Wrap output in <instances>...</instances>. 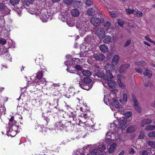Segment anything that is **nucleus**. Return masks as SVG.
Listing matches in <instances>:
<instances>
[{
  "label": "nucleus",
  "mask_w": 155,
  "mask_h": 155,
  "mask_svg": "<svg viewBox=\"0 0 155 155\" xmlns=\"http://www.w3.org/2000/svg\"><path fill=\"white\" fill-rule=\"evenodd\" d=\"M6 43V41L5 39L3 38H0V44L3 45H5Z\"/></svg>",
  "instance_id": "47"
},
{
  "label": "nucleus",
  "mask_w": 155,
  "mask_h": 155,
  "mask_svg": "<svg viewBox=\"0 0 155 155\" xmlns=\"http://www.w3.org/2000/svg\"><path fill=\"white\" fill-rule=\"evenodd\" d=\"M146 124H147L146 123L145 119H143L141 121L140 123V125L141 127H143Z\"/></svg>",
  "instance_id": "53"
},
{
  "label": "nucleus",
  "mask_w": 155,
  "mask_h": 155,
  "mask_svg": "<svg viewBox=\"0 0 155 155\" xmlns=\"http://www.w3.org/2000/svg\"><path fill=\"white\" fill-rule=\"evenodd\" d=\"M130 66V65L128 64H126L122 65L119 69V71L120 73H122L125 71Z\"/></svg>",
  "instance_id": "9"
},
{
  "label": "nucleus",
  "mask_w": 155,
  "mask_h": 155,
  "mask_svg": "<svg viewBox=\"0 0 155 155\" xmlns=\"http://www.w3.org/2000/svg\"><path fill=\"white\" fill-rule=\"evenodd\" d=\"M135 130L134 126H131L128 127L127 129L126 132L127 133H131Z\"/></svg>",
  "instance_id": "26"
},
{
  "label": "nucleus",
  "mask_w": 155,
  "mask_h": 155,
  "mask_svg": "<svg viewBox=\"0 0 155 155\" xmlns=\"http://www.w3.org/2000/svg\"><path fill=\"white\" fill-rule=\"evenodd\" d=\"M98 152V149L95 148L92 151L88 153L87 155H97Z\"/></svg>",
  "instance_id": "25"
},
{
  "label": "nucleus",
  "mask_w": 155,
  "mask_h": 155,
  "mask_svg": "<svg viewBox=\"0 0 155 155\" xmlns=\"http://www.w3.org/2000/svg\"><path fill=\"white\" fill-rule=\"evenodd\" d=\"M117 146V144L115 143L112 144L110 146L109 149L108 150L109 153H112L115 150Z\"/></svg>",
  "instance_id": "14"
},
{
  "label": "nucleus",
  "mask_w": 155,
  "mask_h": 155,
  "mask_svg": "<svg viewBox=\"0 0 155 155\" xmlns=\"http://www.w3.org/2000/svg\"><path fill=\"white\" fill-rule=\"evenodd\" d=\"M70 12L71 15L74 17H78L80 14L79 10L76 8L72 9Z\"/></svg>",
  "instance_id": "10"
},
{
  "label": "nucleus",
  "mask_w": 155,
  "mask_h": 155,
  "mask_svg": "<svg viewBox=\"0 0 155 155\" xmlns=\"http://www.w3.org/2000/svg\"><path fill=\"white\" fill-rule=\"evenodd\" d=\"M123 114L127 118H129L131 116L132 114V113L130 111L127 112H126L124 113Z\"/></svg>",
  "instance_id": "44"
},
{
  "label": "nucleus",
  "mask_w": 155,
  "mask_h": 155,
  "mask_svg": "<svg viewBox=\"0 0 155 155\" xmlns=\"http://www.w3.org/2000/svg\"><path fill=\"white\" fill-rule=\"evenodd\" d=\"M131 41V40L130 39H128L126 41V43L124 45V47H126L128 46L129 44H130Z\"/></svg>",
  "instance_id": "51"
},
{
  "label": "nucleus",
  "mask_w": 155,
  "mask_h": 155,
  "mask_svg": "<svg viewBox=\"0 0 155 155\" xmlns=\"http://www.w3.org/2000/svg\"><path fill=\"white\" fill-rule=\"evenodd\" d=\"M148 136L151 137H155V131L150 132L148 134Z\"/></svg>",
  "instance_id": "43"
},
{
  "label": "nucleus",
  "mask_w": 155,
  "mask_h": 155,
  "mask_svg": "<svg viewBox=\"0 0 155 155\" xmlns=\"http://www.w3.org/2000/svg\"><path fill=\"white\" fill-rule=\"evenodd\" d=\"M135 70L137 72L139 73H142L143 71L140 68H136Z\"/></svg>",
  "instance_id": "57"
},
{
  "label": "nucleus",
  "mask_w": 155,
  "mask_h": 155,
  "mask_svg": "<svg viewBox=\"0 0 155 155\" xmlns=\"http://www.w3.org/2000/svg\"><path fill=\"white\" fill-rule=\"evenodd\" d=\"M56 125L58 130L59 129V130H64L65 128V127L61 124V122L56 123Z\"/></svg>",
  "instance_id": "15"
},
{
  "label": "nucleus",
  "mask_w": 155,
  "mask_h": 155,
  "mask_svg": "<svg viewBox=\"0 0 155 155\" xmlns=\"http://www.w3.org/2000/svg\"><path fill=\"white\" fill-rule=\"evenodd\" d=\"M145 120L147 124H150L152 122V120L150 119H145Z\"/></svg>",
  "instance_id": "60"
},
{
  "label": "nucleus",
  "mask_w": 155,
  "mask_h": 155,
  "mask_svg": "<svg viewBox=\"0 0 155 155\" xmlns=\"http://www.w3.org/2000/svg\"><path fill=\"white\" fill-rule=\"evenodd\" d=\"M95 75L97 76L100 78H103L104 80L106 81H107L109 79H104V76L105 75V74H104V71L101 70H96L94 73Z\"/></svg>",
  "instance_id": "8"
},
{
  "label": "nucleus",
  "mask_w": 155,
  "mask_h": 155,
  "mask_svg": "<svg viewBox=\"0 0 155 155\" xmlns=\"http://www.w3.org/2000/svg\"><path fill=\"white\" fill-rule=\"evenodd\" d=\"M155 128V126L153 125H149L147 126L145 128L146 130H152Z\"/></svg>",
  "instance_id": "30"
},
{
  "label": "nucleus",
  "mask_w": 155,
  "mask_h": 155,
  "mask_svg": "<svg viewBox=\"0 0 155 155\" xmlns=\"http://www.w3.org/2000/svg\"><path fill=\"white\" fill-rule=\"evenodd\" d=\"M34 0H24L23 4L27 6H29L30 4H32Z\"/></svg>",
  "instance_id": "27"
},
{
  "label": "nucleus",
  "mask_w": 155,
  "mask_h": 155,
  "mask_svg": "<svg viewBox=\"0 0 155 155\" xmlns=\"http://www.w3.org/2000/svg\"><path fill=\"white\" fill-rule=\"evenodd\" d=\"M119 127L121 129H124L127 127V124L125 120H121L119 122Z\"/></svg>",
  "instance_id": "17"
},
{
  "label": "nucleus",
  "mask_w": 155,
  "mask_h": 155,
  "mask_svg": "<svg viewBox=\"0 0 155 155\" xmlns=\"http://www.w3.org/2000/svg\"><path fill=\"white\" fill-rule=\"evenodd\" d=\"M76 119V116L75 115L73 114L72 113L71 114V115H69V120H74V119Z\"/></svg>",
  "instance_id": "46"
},
{
  "label": "nucleus",
  "mask_w": 155,
  "mask_h": 155,
  "mask_svg": "<svg viewBox=\"0 0 155 155\" xmlns=\"http://www.w3.org/2000/svg\"><path fill=\"white\" fill-rule=\"evenodd\" d=\"M93 57L95 60L99 61H103L105 58L104 55L99 52L94 53L93 55Z\"/></svg>",
  "instance_id": "7"
},
{
  "label": "nucleus",
  "mask_w": 155,
  "mask_h": 155,
  "mask_svg": "<svg viewBox=\"0 0 155 155\" xmlns=\"http://www.w3.org/2000/svg\"><path fill=\"white\" fill-rule=\"evenodd\" d=\"M100 50L103 52L106 53L108 51V48L105 44H103L100 46Z\"/></svg>",
  "instance_id": "12"
},
{
  "label": "nucleus",
  "mask_w": 155,
  "mask_h": 155,
  "mask_svg": "<svg viewBox=\"0 0 155 155\" xmlns=\"http://www.w3.org/2000/svg\"><path fill=\"white\" fill-rule=\"evenodd\" d=\"M82 73L84 76L89 77L92 74L91 71L88 70H84L82 71Z\"/></svg>",
  "instance_id": "23"
},
{
  "label": "nucleus",
  "mask_w": 155,
  "mask_h": 155,
  "mask_svg": "<svg viewBox=\"0 0 155 155\" xmlns=\"http://www.w3.org/2000/svg\"><path fill=\"white\" fill-rule=\"evenodd\" d=\"M144 69L146 72H144L143 74L145 76H147L149 77H151L152 76V71L151 70H148L147 68H144Z\"/></svg>",
  "instance_id": "19"
},
{
  "label": "nucleus",
  "mask_w": 155,
  "mask_h": 155,
  "mask_svg": "<svg viewBox=\"0 0 155 155\" xmlns=\"http://www.w3.org/2000/svg\"><path fill=\"white\" fill-rule=\"evenodd\" d=\"M112 39L113 42L115 43L116 41H117V40L118 38L117 36V35H116V34H114L112 35Z\"/></svg>",
  "instance_id": "42"
},
{
  "label": "nucleus",
  "mask_w": 155,
  "mask_h": 155,
  "mask_svg": "<svg viewBox=\"0 0 155 155\" xmlns=\"http://www.w3.org/2000/svg\"><path fill=\"white\" fill-rule=\"evenodd\" d=\"M93 3V2L92 0H86L85 4L87 6H91Z\"/></svg>",
  "instance_id": "39"
},
{
  "label": "nucleus",
  "mask_w": 155,
  "mask_h": 155,
  "mask_svg": "<svg viewBox=\"0 0 155 155\" xmlns=\"http://www.w3.org/2000/svg\"><path fill=\"white\" fill-rule=\"evenodd\" d=\"M132 101L134 103V107L135 110L138 112H140L141 111V108L138 104V102L134 94H132Z\"/></svg>",
  "instance_id": "6"
},
{
  "label": "nucleus",
  "mask_w": 155,
  "mask_h": 155,
  "mask_svg": "<svg viewBox=\"0 0 155 155\" xmlns=\"http://www.w3.org/2000/svg\"><path fill=\"white\" fill-rule=\"evenodd\" d=\"M20 0H10V3L13 5H15L18 4Z\"/></svg>",
  "instance_id": "36"
},
{
  "label": "nucleus",
  "mask_w": 155,
  "mask_h": 155,
  "mask_svg": "<svg viewBox=\"0 0 155 155\" xmlns=\"http://www.w3.org/2000/svg\"><path fill=\"white\" fill-rule=\"evenodd\" d=\"M152 85L151 82L150 81H146L144 83V85L146 87H151Z\"/></svg>",
  "instance_id": "35"
},
{
  "label": "nucleus",
  "mask_w": 155,
  "mask_h": 155,
  "mask_svg": "<svg viewBox=\"0 0 155 155\" xmlns=\"http://www.w3.org/2000/svg\"><path fill=\"white\" fill-rule=\"evenodd\" d=\"M77 120V119L76 118L75 119H74V120H70L68 121V123H70L71 124H78V121H76V120Z\"/></svg>",
  "instance_id": "54"
},
{
  "label": "nucleus",
  "mask_w": 155,
  "mask_h": 155,
  "mask_svg": "<svg viewBox=\"0 0 155 155\" xmlns=\"http://www.w3.org/2000/svg\"><path fill=\"white\" fill-rule=\"evenodd\" d=\"M6 8V6L3 4L0 3V11L5 10Z\"/></svg>",
  "instance_id": "48"
},
{
  "label": "nucleus",
  "mask_w": 155,
  "mask_h": 155,
  "mask_svg": "<svg viewBox=\"0 0 155 155\" xmlns=\"http://www.w3.org/2000/svg\"><path fill=\"white\" fill-rule=\"evenodd\" d=\"M135 152V150L133 148H131L130 149V151L129 152V153L130 154H133Z\"/></svg>",
  "instance_id": "59"
},
{
  "label": "nucleus",
  "mask_w": 155,
  "mask_h": 155,
  "mask_svg": "<svg viewBox=\"0 0 155 155\" xmlns=\"http://www.w3.org/2000/svg\"><path fill=\"white\" fill-rule=\"evenodd\" d=\"M43 74L42 71H40L36 74V77L38 80L41 79L43 76Z\"/></svg>",
  "instance_id": "32"
},
{
  "label": "nucleus",
  "mask_w": 155,
  "mask_h": 155,
  "mask_svg": "<svg viewBox=\"0 0 155 155\" xmlns=\"http://www.w3.org/2000/svg\"><path fill=\"white\" fill-rule=\"evenodd\" d=\"M76 26V28L79 30L80 32L81 33H84L88 29L86 23L80 21L77 22Z\"/></svg>",
  "instance_id": "3"
},
{
  "label": "nucleus",
  "mask_w": 155,
  "mask_h": 155,
  "mask_svg": "<svg viewBox=\"0 0 155 155\" xmlns=\"http://www.w3.org/2000/svg\"><path fill=\"white\" fill-rule=\"evenodd\" d=\"M94 33L99 38L103 39L105 32L102 28L98 27L95 29Z\"/></svg>",
  "instance_id": "4"
},
{
  "label": "nucleus",
  "mask_w": 155,
  "mask_h": 155,
  "mask_svg": "<svg viewBox=\"0 0 155 155\" xmlns=\"http://www.w3.org/2000/svg\"><path fill=\"white\" fill-rule=\"evenodd\" d=\"M119 59V57L118 55H115L112 59V63L113 65H116L118 63Z\"/></svg>",
  "instance_id": "18"
},
{
  "label": "nucleus",
  "mask_w": 155,
  "mask_h": 155,
  "mask_svg": "<svg viewBox=\"0 0 155 155\" xmlns=\"http://www.w3.org/2000/svg\"><path fill=\"white\" fill-rule=\"evenodd\" d=\"M43 11H42L40 14L41 15V16L40 17L41 19L42 20V21L43 22H46L47 21V19L46 17V15L45 14H43Z\"/></svg>",
  "instance_id": "22"
},
{
  "label": "nucleus",
  "mask_w": 155,
  "mask_h": 155,
  "mask_svg": "<svg viewBox=\"0 0 155 155\" xmlns=\"http://www.w3.org/2000/svg\"><path fill=\"white\" fill-rule=\"evenodd\" d=\"M117 22L118 24L120 25V26L122 27H123V25L124 23V22L122 19H118L117 20Z\"/></svg>",
  "instance_id": "50"
},
{
  "label": "nucleus",
  "mask_w": 155,
  "mask_h": 155,
  "mask_svg": "<svg viewBox=\"0 0 155 155\" xmlns=\"http://www.w3.org/2000/svg\"><path fill=\"white\" fill-rule=\"evenodd\" d=\"M107 84L110 87L113 89L114 88L116 85L115 82L112 80L108 81Z\"/></svg>",
  "instance_id": "20"
},
{
  "label": "nucleus",
  "mask_w": 155,
  "mask_h": 155,
  "mask_svg": "<svg viewBox=\"0 0 155 155\" xmlns=\"http://www.w3.org/2000/svg\"><path fill=\"white\" fill-rule=\"evenodd\" d=\"M118 83L119 86L122 88L123 89L126 87V85L121 82V81L120 80H118Z\"/></svg>",
  "instance_id": "40"
},
{
  "label": "nucleus",
  "mask_w": 155,
  "mask_h": 155,
  "mask_svg": "<svg viewBox=\"0 0 155 155\" xmlns=\"http://www.w3.org/2000/svg\"><path fill=\"white\" fill-rule=\"evenodd\" d=\"M92 80L88 77H85L79 81L80 86L82 89L88 90L90 89L93 86V84L91 82Z\"/></svg>",
  "instance_id": "1"
},
{
  "label": "nucleus",
  "mask_w": 155,
  "mask_h": 155,
  "mask_svg": "<svg viewBox=\"0 0 155 155\" xmlns=\"http://www.w3.org/2000/svg\"><path fill=\"white\" fill-rule=\"evenodd\" d=\"M145 134L143 132H141L140 134V135L138 136V138L140 139H143L145 137Z\"/></svg>",
  "instance_id": "49"
},
{
  "label": "nucleus",
  "mask_w": 155,
  "mask_h": 155,
  "mask_svg": "<svg viewBox=\"0 0 155 155\" xmlns=\"http://www.w3.org/2000/svg\"><path fill=\"white\" fill-rule=\"evenodd\" d=\"M109 14L112 18H114L118 16L117 12L116 11H110Z\"/></svg>",
  "instance_id": "28"
},
{
  "label": "nucleus",
  "mask_w": 155,
  "mask_h": 155,
  "mask_svg": "<svg viewBox=\"0 0 155 155\" xmlns=\"http://www.w3.org/2000/svg\"><path fill=\"white\" fill-rule=\"evenodd\" d=\"M111 105L116 108L119 107V104L118 101L116 99H115L111 103Z\"/></svg>",
  "instance_id": "24"
},
{
  "label": "nucleus",
  "mask_w": 155,
  "mask_h": 155,
  "mask_svg": "<svg viewBox=\"0 0 155 155\" xmlns=\"http://www.w3.org/2000/svg\"><path fill=\"white\" fill-rule=\"evenodd\" d=\"M135 64L139 66H145L146 65V63L144 61H140L136 62Z\"/></svg>",
  "instance_id": "31"
},
{
  "label": "nucleus",
  "mask_w": 155,
  "mask_h": 155,
  "mask_svg": "<svg viewBox=\"0 0 155 155\" xmlns=\"http://www.w3.org/2000/svg\"><path fill=\"white\" fill-rule=\"evenodd\" d=\"M59 17V19L62 21H65L68 19V16H67L66 14L64 13L63 14H60Z\"/></svg>",
  "instance_id": "16"
},
{
  "label": "nucleus",
  "mask_w": 155,
  "mask_h": 155,
  "mask_svg": "<svg viewBox=\"0 0 155 155\" xmlns=\"http://www.w3.org/2000/svg\"><path fill=\"white\" fill-rule=\"evenodd\" d=\"M125 152L124 150L122 151L118 155H124V154Z\"/></svg>",
  "instance_id": "64"
},
{
  "label": "nucleus",
  "mask_w": 155,
  "mask_h": 155,
  "mask_svg": "<svg viewBox=\"0 0 155 155\" xmlns=\"http://www.w3.org/2000/svg\"><path fill=\"white\" fill-rule=\"evenodd\" d=\"M151 105L153 107H155V100L151 102Z\"/></svg>",
  "instance_id": "63"
},
{
  "label": "nucleus",
  "mask_w": 155,
  "mask_h": 155,
  "mask_svg": "<svg viewBox=\"0 0 155 155\" xmlns=\"http://www.w3.org/2000/svg\"><path fill=\"white\" fill-rule=\"evenodd\" d=\"M86 13L90 16L94 15L95 14V10L92 8H89L87 10Z\"/></svg>",
  "instance_id": "13"
},
{
  "label": "nucleus",
  "mask_w": 155,
  "mask_h": 155,
  "mask_svg": "<svg viewBox=\"0 0 155 155\" xmlns=\"http://www.w3.org/2000/svg\"><path fill=\"white\" fill-rule=\"evenodd\" d=\"M97 148L98 149V152L101 151V152L105 151V147L104 146L103 144H101L99 145L98 147L95 148Z\"/></svg>",
  "instance_id": "33"
},
{
  "label": "nucleus",
  "mask_w": 155,
  "mask_h": 155,
  "mask_svg": "<svg viewBox=\"0 0 155 155\" xmlns=\"http://www.w3.org/2000/svg\"><path fill=\"white\" fill-rule=\"evenodd\" d=\"M90 22L94 26L97 27L100 25L101 22V20L100 18L94 17L91 18L90 19Z\"/></svg>",
  "instance_id": "5"
},
{
  "label": "nucleus",
  "mask_w": 155,
  "mask_h": 155,
  "mask_svg": "<svg viewBox=\"0 0 155 155\" xmlns=\"http://www.w3.org/2000/svg\"><path fill=\"white\" fill-rule=\"evenodd\" d=\"M117 109H118V110L119 111H124V107H122L121 106H120L119 105V107L116 108Z\"/></svg>",
  "instance_id": "56"
},
{
  "label": "nucleus",
  "mask_w": 155,
  "mask_h": 155,
  "mask_svg": "<svg viewBox=\"0 0 155 155\" xmlns=\"http://www.w3.org/2000/svg\"><path fill=\"white\" fill-rule=\"evenodd\" d=\"M134 14L136 15V17H140L142 16L143 13L141 11H140L138 10L134 11Z\"/></svg>",
  "instance_id": "29"
},
{
  "label": "nucleus",
  "mask_w": 155,
  "mask_h": 155,
  "mask_svg": "<svg viewBox=\"0 0 155 155\" xmlns=\"http://www.w3.org/2000/svg\"><path fill=\"white\" fill-rule=\"evenodd\" d=\"M104 69L106 71L104 76L105 79H111L113 78L112 72L114 71L115 67L114 65L111 64H107L104 66Z\"/></svg>",
  "instance_id": "2"
},
{
  "label": "nucleus",
  "mask_w": 155,
  "mask_h": 155,
  "mask_svg": "<svg viewBox=\"0 0 155 155\" xmlns=\"http://www.w3.org/2000/svg\"><path fill=\"white\" fill-rule=\"evenodd\" d=\"M110 22L108 21L104 23V27L105 28L108 29L110 28Z\"/></svg>",
  "instance_id": "38"
},
{
  "label": "nucleus",
  "mask_w": 155,
  "mask_h": 155,
  "mask_svg": "<svg viewBox=\"0 0 155 155\" xmlns=\"http://www.w3.org/2000/svg\"><path fill=\"white\" fill-rule=\"evenodd\" d=\"M147 144L152 148L155 147V142L154 141H149Z\"/></svg>",
  "instance_id": "37"
},
{
  "label": "nucleus",
  "mask_w": 155,
  "mask_h": 155,
  "mask_svg": "<svg viewBox=\"0 0 155 155\" xmlns=\"http://www.w3.org/2000/svg\"><path fill=\"white\" fill-rule=\"evenodd\" d=\"M107 100L108 99H107V98H106L105 96H104V103L107 105H108V101H107Z\"/></svg>",
  "instance_id": "61"
},
{
  "label": "nucleus",
  "mask_w": 155,
  "mask_h": 155,
  "mask_svg": "<svg viewBox=\"0 0 155 155\" xmlns=\"http://www.w3.org/2000/svg\"><path fill=\"white\" fill-rule=\"evenodd\" d=\"M123 99H121L120 100V101L121 103L124 104L127 102V95L126 93L123 94Z\"/></svg>",
  "instance_id": "21"
},
{
  "label": "nucleus",
  "mask_w": 155,
  "mask_h": 155,
  "mask_svg": "<svg viewBox=\"0 0 155 155\" xmlns=\"http://www.w3.org/2000/svg\"><path fill=\"white\" fill-rule=\"evenodd\" d=\"M103 38V41L106 44H109L112 41V37L110 35H105Z\"/></svg>",
  "instance_id": "11"
},
{
  "label": "nucleus",
  "mask_w": 155,
  "mask_h": 155,
  "mask_svg": "<svg viewBox=\"0 0 155 155\" xmlns=\"http://www.w3.org/2000/svg\"><path fill=\"white\" fill-rule=\"evenodd\" d=\"M67 70L69 72L71 73H72L74 74V76L75 78H78V77L79 76L77 74L75 73L74 72H72L71 71H70V69L68 68H67Z\"/></svg>",
  "instance_id": "55"
},
{
  "label": "nucleus",
  "mask_w": 155,
  "mask_h": 155,
  "mask_svg": "<svg viewBox=\"0 0 155 155\" xmlns=\"http://www.w3.org/2000/svg\"><path fill=\"white\" fill-rule=\"evenodd\" d=\"M145 38L146 40H148V41H149L150 42L152 41V40H151L150 38L147 35L146 36Z\"/></svg>",
  "instance_id": "62"
},
{
  "label": "nucleus",
  "mask_w": 155,
  "mask_h": 155,
  "mask_svg": "<svg viewBox=\"0 0 155 155\" xmlns=\"http://www.w3.org/2000/svg\"><path fill=\"white\" fill-rule=\"evenodd\" d=\"M112 134V133L111 131H108L106 134V138L109 140V141L111 140V135Z\"/></svg>",
  "instance_id": "34"
},
{
  "label": "nucleus",
  "mask_w": 155,
  "mask_h": 155,
  "mask_svg": "<svg viewBox=\"0 0 155 155\" xmlns=\"http://www.w3.org/2000/svg\"><path fill=\"white\" fill-rule=\"evenodd\" d=\"M125 11L126 13L128 14H130L134 12V10L133 9H130L129 8L128 9H126Z\"/></svg>",
  "instance_id": "41"
},
{
  "label": "nucleus",
  "mask_w": 155,
  "mask_h": 155,
  "mask_svg": "<svg viewBox=\"0 0 155 155\" xmlns=\"http://www.w3.org/2000/svg\"><path fill=\"white\" fill-rule=\"evenodd\" d=\"M63 2L67 5L71 4L73 2V0H63Z\"/></svg>",
  "instance_id": "45"
},
{
  "label": "nucleus",
  "mask_w": 155,
  "mask_h": 155,
  "mask_svg": "<svg viewBox=\"0 0 155 155\" xmlns=\"http://www.w3.org/2000/svg\"><path fill=\"white\" fill-rule=\"evenodd\" d=\"M149 153V151L145 150L143 151L141 153L142 155H148Z\"/></svg>",
  "instance_id": "58"
},
{
  "label": "nucleus",
  "mask_w": 155,
  "mask_h": 155,
  "mask_svg": "<svg viewBox=\"0 0 155 155\" xmlns=\"http://www.w3.org/2000/svg\"><path fill=\"white\" fill-rule=\"evenodd\" d=\"M75 68L77 70L82 71L83 69L82 67L80 65L77 64L75 66Z\"/></svg>",
  "instance_id": "52"
}]
</instances>
